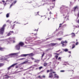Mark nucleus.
Instances as JSON below:
<instances>
[{"label":"nucleus","instance_id":"nucleus-20","mask_svg":"<svg viewBox=\"0 0 79 79\" xmlns=\"http://www.w3.org/2000/svg\"><path fill=\"white\" fill-rule=\"evenodd\" d=\"M39 61H40V60H35V63H39Z\"/></svg>","mask_w":79,"mask_h":79},{"label":"nucleus","instance_id":"nucleus-39","mask_svg":"<svg viewBox=\"0 0 79 79\" xmlns=\"http://www.w3.org/2000/svg\"><path fill=\"white\" fill-rule=\"evenodd\" d=\"M55 56L56 57V59H57L58 58V56Z\"/></svg>","mask_w":79,"mask_h":79},{"label":"nucleus","instance_id":"nucleus-57","mask_svg":"<svg viewBox=\"0 0 79 79\" xmlns=\"http://www.w3.org/2000/svg\"><path fill=\"white\" fill-rule=\"evenodd\" d=\"M25 43H26V44H28L26 42V41L25 42Z\"/></svg>","mask_w":79,"mask_h":79},{"label":"nucleus","instance_id":"nucleus-53","mask_svg":"<svg viewBox=\"0 0 79 79\" xmlns=\"http://www.w3.org/2000/svg\"><path fill=\"white\" fill-rule=\"evenodd\" d=\"M52 73H54V74L55 73H56L55 72H52Z\"/></svg>","mask_w":79,"mask_h":79},{"label":"nucleus","instance_id":"nucleus-64","mask_svg":"<svg viewBox=\"0 0 79 79\" xmlns=\"http://www.w3.org/2000/svg\"><path fill=\"white\" fill-rule=\"evenodd\" d=\"M75 2V1H76V0H74Z\"/></svg>","mask_w":79,"mask_h":79},{"label":"nucleus","instance_id":"nucleus-26","mask_svg":"<svg viewBox=\"0 0 79 79\" xmlns=\"http://www.w3.org/2000/svg\"><path fill=\"white\" fill-rule=\"evenodd\" d=\"M19 56L20 57H23L24 56V54H22Z\"/></svg>","mask_w":79,"mask_h":79},{"label":"nucleus","instance_id":"nucleus-15","mask_svg":"<svg viewBox=\"0 0 79 79\" xmlns=\"http://www.w3.org/2000/svg\"><path fill=\"white\" fill-rule=\"evenodd\" d=\"M8 77H9V76L7 77L6 75H5L4 76V79H8Z\"/></svg>","mask_w":79,"mask_h":79},{"label":"nucleus","instance_id":"nucleus-45","mask_svg":"<svg viewBox=\"0 0 79 79\" xmlns=\"http://www.w3.org/2000/svg\"><path fill=\"white\" fill-rule=\"evenodd\" d=\"M34 31H38V29L37 30L35 29Z\"/></svg>","mask_w":79,"mask_h":79},{"label":"nucleus","instance_id":"nucleus-31","mask_svg":"<svg viewBox=\"0 0 79 79\" xmlns=\"http://www.w3.org/2000/svg\"><path fill=\"white\" fill-rule=\"evenodd\" d=\"M43 68V67H42V66H41L39 67V69H42V68Z\"/></svg>","mask_w":79,"mask_h":79},{"label":"nucleus","instance_id":"nucleus-30","mask_svg":"<svg viewBox=\"0 0 79 79\" xmlns=\"http://www.w3.org/2000/svg\"><path fill=\"white\" fill-rule=\"evenodd\" d=\"M11 35V33H9L7 34V35H8V36H9V35Z\"/></svg>","mask_w":79,"mask_h":79},{"label":"nucleus","instance_id":"nucleus-35","mask_svg":"<svg viewBox=\"0 0 79 79\" xmlns=\"http://www.w3.org/2000/svg\"><path fill=\"white\" fill-rule=\"evenodd\" d=\"M49 72H50V70H47V73H49Z\"/></svg>","mask_w":79,"mask_h":79},{"label":"nucleus","instance_id":"nucleus-59","mask_svg":"<svg viewBox=\"0 0 79 79\" xmlns=\"http://www.w3.org/2000/svg\"><path fill=\"white\" fill-rule=\"evenodd\" d=\"M48 11H50V10H49L48 9Z\"/></svg>","mask_w":79,"mask_h":79},{"label":"nucleus","instance_id":"nucleus-33","mask_svg":"<svg viewBox=\"0 0 79 79\" xmlns=\"http://www.w3.org/2000/svg\"><path fill=\"white\" fill-rule=\"evenodd\" d=\"M58 40H62V38H59L58 39Z\"/></svg>","mask_w":79,"mask_h":79},{"label":"nucleus","instance_id":"nucleus-49","mask_svg":"<svg viewBox=\"0 0 79 79\" xmlns=\"http://www.w3.org/2000/svg\"><path fill=\"white\" fill-rule=\"evenodd\" d=\"M68 53H71V51H68Z\"/></svg>","mask_w":79,"mask_h":79},{"label":"nucleus","instance_id":"nucleus-9","mask_svg":"<svg viewBox=\"0 0 79 79\" xmlns=\"http://www.w3.org/2000/svg\"><path fill=\"white\" fill-rule=\"evenodd\" d=\"M73 9L74 10V12L76 10H78V9H79V6H75L73 8Z\"/></svg>","mask_w":79,"mask_h":79},{"label":"nucleus","instance_id":"nucleus-25","mask_svg":"<svg viewBox=\"0 0 79 79\" xmlns=\"http://www.w3.org/2000/svg\"><path fill=\"white\" fill-rule=\"evenodd\" d=\"M63 34V32H61V31H60V32H59L58 33V34Z\"/></svg>","mask_w":79,"mask_h":79},{"label":"nucleus","instance_id":"nucleus-51","mask_svg":"<svg viewBox=\"0 0 79 79\" xmlns=\"http://www.w3.org/2000/svg\"><path fill=\"white\" fill-rule=\"evenodd\" d=\"M2 2L3 3H5V1L4 0L2 1Z\"/></svg>","mask_w":79,"mask_h":79},{"label":"nucleus","instance_id":"nucleus-60","mask_svg":"<svg viewBox=\"0 0 79 79\" xmlns=\"http://www.w3.org/2000/svg\"><path fill=\"white\" fill-rule=\"evenodd\" d=\"M39 12H37V13L38 14H39Z\"/></svg>","mask_w":79,"mask_h":79},{"label":"nucleus","instance_id":"nucleus-19","mask_svg":"<svg viewBox=\"0 0 79 79\" xmlns=\"http://www.w3.org/2000/svg\"><path fill=\"white\" fill-rule=\"evenodd\" d=\"M9 15H10V14L9 13L7 14L6 15V18H8L9 17V16H9Z\"/></svg>","mask_w":79,"mask_h":79},{"label":"nucleus","instance_id":"nucleus-11","mask_svg":"<svg viewBox=\"0 0 79 79\" xmlns=\"http://www.w3.org/2000/svg\"><path fill=\"white\" fill-rule=\"evenodd\" d=\"M54 78H57V79H58V78H59V76H58V75L56 73H55L54 74Z\"/></svg>","mask_w":79,"mask_h":79},{"label":"nucleus","instance_id":"nucleus-36","mask_svg":"<svg viewBox=\"0 0 79 79\" xmlns=\"http://www.w3.org/2000/svg\"><path fill=\"white\" fill-rule=\"evenodd\" d=\"M52 71H53V70L52 69H50L49 70V72H52Z\"/></svg>","mask_w":79,"mask_h":79},{"label":"nucleus","instance_id":"nucleus-43","mask_svg":"<svg viewBox=\"0 0 79 79\" xmlns=\"http://www.w3.org/2000/svg\"><path fill=\"white\" fill-rule=\"evenodd\" d=\"M10 32H11V33H14V32H13V31H10Z\"/></svg>","mask_w":79,"mask_h":79},{"label":"nucleus","instance_id":"nucleus-17","mask_svg":"<svg viewBox=\"0 0 79 79\" xmlns=\"http://www.w3.org/2000/svg\"><path fill=\"white\" fill-rule=\"evenodd\" d=\"M71 35H72V37H75V36H76V35H75V34H74V33H71Z\"/></svg>","mask_w":79,"mask_h":79},{"label":"nucleus","instance_id":"nucleus-40","mask_svg":"<svg viewBox=\"0 0 79 79\" xmlns=\"http://www.w3.org/2000/svg\"><path fill=\"white\" fill-rule=\"evenodd\" d=\"M58 59L59 60H61V58L59 57H58Z\"/></svg>","mask_w":79,"mask_h":79},{"label":"nucleus","instance_id":"nucleus-48","mask_svg":"<svg viewBox=\"0 0 79 79\" xmlns=\"http://www.w3.org/2000/svg\"><path fill=\"white\" fill-rule=\"evenodd\" d=\"M38 77H39V78H41V77H40V76H39Z\"/></svg>","mask_w":79,"mask_h":79},{"label":"nucleus","instance_id":"nucleus-4","mask_svg":"<svg viewBox=\"0 0 79 79\" xmlns=\"http://www.w3.org/2000/svg\"><path fill=\"white\" fill-rule=\"evenodd\" d=\"M68 42L66 41H61V44H62L63 47H65L66 45V44H64V43H67Z\"/></svg>","mask_w":79,"mask_h":79},{"label":"nucleus","instance_id":"nucleus-16","mask_svg":"<svg viewBox=\"0 0 79 79\" xmlns=\"http://www.w3.org/2000/svg\"><path fill=\"white\" fill-rule=\"evenodd\" d=\"M36 42V44H35V45H39V44H40V42L38 41H37Z\"/></svg>","mask_w":79,"mask_h":79},{"label":"nucleus","instance_id":"nucleus-10","mask_svg":"<svg viewBox=\"0 0 79 79\" xmlns=\"http://www.w3.org/2000/svg\"><path fill=\"white\" fill-rule=\"evenodd\" d=\"M17 2L16 1H14L12 4L10 5V8H11L12 6H13V5H15V3H16Z\"/></svg>","mask_w":79,"mask_h":79},{"label":"nucleus","instance_id":"nucleus-50","mask_svg":"<svg viewBox=\"0 0 79 79\" xmlns=\"http://www.w3.org/2000/svg\"><path fill=\"white\" fill-rule=\"evenodd\" d=\"M52 1L53 2H55V0H52Z\"/></svg>","mask_w":79,"mask_h":79},{"label":"nucleus","instance_id":"nucleus-21","mask_svg":"<svg viewBox=\"0 0 79 79\" xmlns=\"http://www.w3.org/2000/svg\"><path fill=\"white\" fill-rule=\"evenodd\" d=\"M24 59H25L24 58H21L20 59H19L18 60H24Z\"/></svg>","mask_w":79,"mask_h":79},{"label":"nucleus","instance_id":"nucleus-7","mask_svg":"<svg viewBox=\"0 0 79 79\" xmlns=\"http://www.w3.org/2000/svg\"><path fill=\"white\" fill-rule=\"evenodd\" d=\"M53 73H50L48 76L49 78H53Z\"/></svg>","mask_w":79,"mask_h":79},{"label":"nucleus","instance_id":"nucleus-28","mask_svg":"<svg viewBox=\"0 0 79 79\" xmlns=\"http://www.w3.org/2000/svg\"><path fill=\"white\" fill-rule=\"evenodd\" d=\"M0 50L1 51H3V48H0Z\"/></svg>","mask_w":79,"mask_h":79},{"label":"nucleus","instance_id":"nucleus-41","mask_svg":"<svg viewBox=\"0 0 79 79\" xmlns=\"http://www.w3.org/2000/svg\"><path fill=\"white\" fill-rule=\"evenodd\" d=\"M32 62H28V63H29V64H31L32 63Z\"/></svg>","mask_w":79,"mask_h":79},{"label":"nucleus","instance_id":"nucleus-12","mask_svg":"<svg viewBox=\"0 0 79 79\" xmlns=\"http://www.w3.org/2000/svg\"><path fill=\"white\" fill-rule=\"evenodd\" d=\"M57 44H58L57 43H52L50 44V45L51 46H55V45H57Z\"/></svg>","mask_w":79,"mask_h":79},{"label":"nucleus","instance_id":"nucleus-6","mask_svg":"<svg viewBox=\"0 0 79 79\" xmlns=\"http://www.w3.org/2000/svg\"><path fill=\"white\" fill-rule=\"evenodd\" d=\"M34 56V54L32 53H30L27 54H23V56L26 57V56Z\"/></svg>","mask_w":79,"mask_h":79},{"label":"nucleus","instance_id":"nucleus-8","mask_svg":"<svg viewBox=\"0 0 79 79\" xmlns=\"http://www.w3.org/2000/svg\"><path fill=\"white\" fill-rule=\"evenodd\" d=\"M9 40H10V43L11 42L12 43H15V41L13 40V38H9Z\"/></svg>","mask_w":79,"mask_h":79},{"label":"nucleus","instance_id":"nucleus-62","mask_svg":"<svg viewBox=\"0 0 79 79\" xmlns=\"http://www.w3.org/2000/svg\"><path fill=\"white\" fill-rule=\"evenodd\" d=\"M48 20H49L50 19H49V18H48Z\"/></svg>","mask_w":79,"mask_h":79},{"label":"nucleus","instance_id":"nucleus-61","mask_svg":"<svg viewBox=\"0 0 79 79\" xmlns=\"http://www.w3.org/2000/svg\"><path fill=\"white\" fill-rule=\"evenodd\" d=\"M66 35V36H67V35L68 36V35Z\"/></svg>","mask_w":79,"mask_h":79},{"label":"nucleus","instance_id":"nucleus-44","mask_svg":"<svg viewBox=\"0 0 79 79\" xmlns=\"http://www.w3.org/2000/svg\"><path fill=\"white\" fill-rule=\"evenodd\" d=\"M31 60H34V58L32 57H31Z\"/></svg>","mask_w":79,"mask_h":79},{"label":"nucleus","instance_id":"nucleus-2","mask_svg":"<svg viewBox=\"0 0 79 79\" xmlns=\"http://www.w3.org/2000/svg\"><path fill=\"white\" fill-rule=\"evenodd\" d=\"M5 27H6V24H5L0 29V34H3L4 32Z\"/></svg>","mask_w":79,"mask_h":79},{"label":"nucleus","instance_id":"nucleus-5","mask_svg":"<svg viewBox=\"0 0 79 79\" xmlns=\"http://www.w3.org/2000/svg\"><path fill=\"white\" fill-rule=\"evenodd\" d=\"M19 53H11V54H9V55L6 56L8 57V56H13V55H18V54H19Z\"/></svg>","mask_w":79,"mask_h":79},{"label":"nucleus","instance_id":"nucleus-52","mask_svg":"<svg viewBox=\"0 0 79 79\" xmlns=\"http://www.w3.org/2000/svg\"><path fill=\"white\" fill-rule=\"evenodd\" d=\"M51 14H52V13H51V12H50V14L51 15Z\"/></svg>","mask_w":79,"mask_h":79},{"label":"nucleus","instance_id":"nucleus-32","mask_svg":"<svg viewBox=\"0 0 79 79\" xmlns=\"http://www.w3.org/2000/svg\"><path fill=\"white\" fill-rule=\"evenodd\" d=\"M73 27H74L75 28H77V26H76L75 25H73Z\"/></svg>","mask_w":79,"mask_h":79},{"label":"nucleus","instance_id":"nucleus-29","mask_svg":"<svg viewBox=\"0 0 79 79\" xmlns=\"http://www.w3.org/2000/svg\"><path fill=\"white\" fill-rule=\"evenodd\" d=\"M77 16H78V17H77V18H79V11H78V14H77Z\"/></svg>","mask_w":79,"mask_h":79},{"label":"nucleus","instance_id":"nucleus-13","mask_svg":"<svg viewBox=\"0 0 79 79\" xmlns=\"http://www.w3.org/2000/svg\"><path fill=\"white\" fill-rule=\"evenodd\" d=\"M28 61H25L24 62H23L20 64H19V65H21V64H26L28 62Z\"/></svg>","mask_w":79,"mask_h":79},{"label":"nucleus","instance_id":"nucleus-55","mask_svg":"<svg viewBox=\"0 0 79 79\" xmlns=\"http://www.w3.org/2000/svg\"><path fill=\"white\" fill-rule=\"evenodd\" d=\"M16 68H18V66H16Z\"/></svg>","mask_w":79,"mask_h":79},{"label":"nucleus","instance_id":"nucleus-38","mask_svg":"<svg viewBox=\"0 0 79 79\" xmlns=\"http://www.w3.org/2000/svg\"><path fill=\"white\" fill-rule=\"evenodd\" d=\"M2 66H3V64H0V67Z\"/></svg>","mask_w":79,"mask_h":79},{"label":"nucleus","instance_id":"nucleus-42","mask_svg":"<svg viewBox=\"0 0 79 79\" xmlns=\"http://www.w3.org/2000/svg\"><path fill=\"white\" fill-rule=\"evenodd\" d=\"M60 24V26H59V27H61V24Z\"/></svg>","mask_w":79,"mask_h":79},{"label":"nucleus","instance_id":"nucleus-54","mask_svg":"<svg viewBox=\"0 0 79 79\" xmlns=\"http://www.w3.org/2000/svg\"><path fill=\"white\" fill-rule=\"evenodd\" d=\"M21 71H19L17 72V73H19L20 72H21Z\"/></svg>","mask_w":79,"mask_h":79},{"label":"nucleus","instance_id":"nucleus-34","mask_svg":"<svg viewBox=\"0 0 79 79\" xmlns=\"http://www.w3.org/2000/svg\"><path fill=\"white\" fill-rule=\"evenodd\" d=\"M78 44H79V42H77L76 44V45H78Z\"/></svg>","mask_w":79,"mask_h":79},{"label":"nucleus","instance_id":"nucleus-18","mask_svg":"<svg viewBox=\"0 0 79 79\" xmlns=\"http://www.w3.org/2000/svg\"><path fill=\"white\" fill-rule=\"evenodd\" d=\"M63 50L64 51V52H68V50L67 49H63Z\"/></svg>","mask_w":79,"mask_h":79},{"label":"nucleus","instance_id":"nucleus-1","mask_svg":"<svg viewBox=\"0 0 79 79\" xmlns=\"http://www.w3.org/2000/svg\"><path fill=\"white\" fill-rule=\"evenodd\" d=\"M24 44L23 43L20 42L19 43V44L17 45L15 47V48L16 50H19V48L20 47H23V45H24Z\"/></svg>","mask_w":79,"mask_h":79},{"label":"nucleus","instance_id":"nucleus-22","mask_svg":"<svg viewBox=\"0 0 79 79\" xmlns=\"http://www.w3.org/2000/svg\"><path fill=\"white\" fill-rule=\"evenodd\" d=\"M44 55H45V53L44 52H43V53L41 56L42 58H43V57L44 56Z\"/></svg>","mask_w":79,"mask_h":79},{"label":"nucleus","instance_id":"nucleus-24","mask_svg":"<svg viewBox=\"0 0 79 79\" xmlns=\"http://www.w3.org/2000/svg\"><path fill=\"white\" fill-rule=\"evenodd\" d=\"M75 47V45L74 44H73V46H72V48H74Z\"/></svg>","mask_w":79,"mask_h":79},{"label":"nucleus","instance_id":"nucleus-46","mask_svg":"<svg viewBox=\"0 0 79 79\" xmlns=\"http://www.w3.org/2000/svg\"><path fill=\"white\" fill-rule=\"evenodd\" d=\"M42 77H43L44 78H45V76H42Z\"/></svg>","mask_w":79,"mask_h":79},{"label":"nucleus","instance_id":"nucleus-3","mask_svg":"<svg viewBox=\"0 0 79 79\" xmlns=\"http://www.w3.org/2000/svg\"><path fill=\"white\" fill-rule=\"evenodd\" d=\"M19 63V62L13 64L12 65H11L10 67L7 68L8 70H10V69H11V68L12 67H14L15 66V65H16V64H18Z\"/></svg>","mask_w":79,"mask_h":79},{"label":"nucleus","instance_id":"nucleus-47","mask_svg":"<svg viewBox=\"0 0 79 79\" xmlns=\"http://www.w3.org/2000/svg\"><path fill=\"white\" fill-rule=\"evenodd\" d=\"M77 23H79V19L78 21H77Z\"/></svg>","mask_w":79,"mask_h":79},{"label":"nucleus","instance_id":"nucleus-27","mask_svg":"<svg viewBox=\"0 0 79 79\" xmlns=\"http://www.w3.org/2000/svg\"><path fill=\"white\" fill-rule=\"evenodd\" d=\"M6 22H7V23H11V22H10V20H7Z\"/></svg>","mask_w":79,"mask_h":79},{"label":"nucleus","instance_id":"nucleus-14","mask_svg":"<svg viewBox=\"0 0 79 79\" xmlns=\"http://www.w3.org/2000/svg\"><path fill=\"white\" fill-rule=\"evenodd\" d=\"M69 17V15H66V16L64 17V18L67 19V20H69V19H68V18Z\"/></svg>","mask_w":79,"mask_h":79},{"label":"nucleus","instance_id":"nucleus-23","mask_svg":"<svg viewBox=\"0 0 79 79\" xmlns=\"http://www.w3.org/2000/svg\"><path fill=\"white\" fill-rule=\"evenodd\" d=\"M48 64L47 63H45L44 64V66H47V65Z\"/></svg>","mask_w":79,"mask_h":79},{"label":"nucleus","instance_id":"nucleus-58","mask_svg":"<svg viewBox=\"0 0 79 79\" xmlns=\"http://www.w3.org/2000/svg\"><path fill=\"white\" fill-rule=\"evenodd\" d=\"M54 55H55V54H56V53H54Z\"/></svg>","mask_w":79,"mask_h":79},{"label":"nucleus","instance_id":"nucleus-56","mask_svg":"<svg viewBox=\"0 0 79 79\" xmlns=\"http://www.w3.org/2000/svg\"><path fill=\"white\" fill-rule=\"evenodd\" d=\"M23 75H24V76H25V75H26V74L25 73H24Z\"/></svg>","mask_w":79,"mask_h":79},{"label":"nucleus","instance_id":"nucleus-37","mask_svg":"<svg viewBox=\"0 0 79 79\" xmlns=\"http://www.w3.org/2000/svg\"><path fill=\"white\" fill-rule=\"evenodd\" d=\"M60 72L63 73V72H64V70H61L60 71Z\"/></svg>","mask_w":79,"mask_h":79},{"label":"nucleus","instance_id":"nucleus-63","mask_svg":"<svg viewBox=\"0 0 79 79\" xmlns=\"http://www.w3.org/2000/svg\"><path fill=\"white\" fill-rule=\"evenodd\" d=\"M10 57H7V58H10Z\"/></svg>","mask_w":79,"mask_h":79}]
</instances>
